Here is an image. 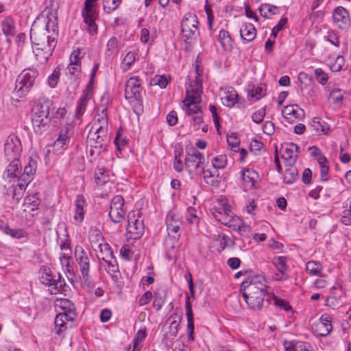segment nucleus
Here are the masks:
<instances>
[{"mask_svg":"<svg viewBox=\"0 0 351 351\" xmlns=\"http://www.w3.org/2000/svg\"><path fill=\"white\" fill-rule=\"evenodd\" d=\"M240 35L243 40L250 42L255 38L256 29L252 24L244 23L240 29Z\"/></svg>","mask_w":351,"mask_h":351,"instance_id":"bb28decb","label":"nucleus"},{"mask_svg":"<svg viewBox=\"0 0 351 351\" xmlns=\"http://www.w3.org/2000/svg\"><path fill=\"white\" fill-rule=\"evenodd\" d=\"M332 329L330 317L327 314L321 316L319 321L315 325V330L319 336H326Z\"/></svg>","mask_w":351,"mask_h":351,"instance_id":"aec40b11","label":"nucleus"},{"mask_svg":"<svg viewBox=\"0 0 351 351\" xmlns=\"http://www.w3.org/2000/svg\"><path fill=\"white\" fill-rule=\"evenodd\" d=\"M74 255L84 284L90 286L91 285V279L89 275L90 263L88 252L81 245H77L75 248Z\"/></svg>","mask_w":351,"mask_h":351,"instance_id":"423d86ee","label":"nucleus"},{"mask_svg":"<svg viewBox=\"0 0 351 351\" xmlns=\"http://www.w3.org/2000/svg\"><path fill=\"white\" fill-rule=\"evenodd\" d=\"M141 91L142 87L139 77L137 76L130 77L125 86V98L127 99H134L137 101H141L142 99Z\"/></svg>","mask_w":351,"mask_h":351,"instance_id":"2eb2a0df","label":"nucleus"},{"mask_svg":"<svg viewBox=\"0 0 351 351\" xmlns=\"http://www.w3.org/2000/svg\"><path fill=\"white\" fill-rule=\"evenodd\" d=\"M265 108H262L260 110L256 111L252 116V121L256 123H261L265 116Z\"/></svg>","mask_w":351,"mask_h":351,"instance_id":"69168bd1","label":"nucleus"},{"mask_svg":"<svg viewBox=\"0 0 351 351\" xmlns=\"http://www.w3.org/2000/svg\"><path fill=\"white\" fill-rule=\"evenodd\" d=\"M107 111V108L105 107L101 110V112L95 115L89 133L102 134V136H104V134L108 135Z\"/></svg>","mask_w":351,"mask_h":351,"instance_id":"4468645a","label":"nucleus"},{"mask_svg":"<svg viewBox=\"0 0 351 351\" xmlns=\"http://www.w3.org/2000/svg\"><path fill=\"white\" fill-rule=\"evenodd\" d=\"M217 240L219 241L222 250H224L226 247L232 246L234 245V242L230 239V238L223 233L218 232Z\"/></svg>","mask_w":351,"mask_h":351,"instance_id":"6e6d98bb","label":"nucleus"},{"mask_svg":"<svg viewBox=\"0 0 351 351\" xmlns=\"http://www.w3.org/2000/svg\"><path fill=\"white\" fill-rule=\"evenodd\" d=\"M58 34L57 23L48 20L45 27L33 25L30 30V39L33 52L40 63H45L57 45Z\"/></svg>","mask_w":351,"mask_h":351,"instance_id":"f257e3e1","label":"nucleus"},{"mask_svg":"<svg viewBox=\"0 0 351 351\" xmlns=\"http://www.w3.org/2000/svg\"><path fill=\"white\" fill-rule=\"evenodd\" d=\"M180 318L176 313L172 314L168 319L169 323V336L176 337L178 331V326L180 325Z\"/></svg>","mask_w":351,"mask_h":351,"instance_id":"c9c22d12","label":"nucleus"},{"mask_svg":"<svg viewBox=\"0 0 351 351\" xmlns=\"http://www.w3.org/2000/svg\"><path fill=\"white\" fill-rule=\"evenodd\" d=\"M167 293L165 291H161L155 293L153 306L156 311H159L164 304L166 300Z\"/></svg>","mask_w":351,"mask_h":351,"instance_id":"37998d69","label":"nucleus"},{"mask_svg":"<svg viewBox=\"0 0 351 351\" xmlns=\"http://www.w3.org/2000/svg\"><path fill=\"white\" fill-rule=\"evenodd\" d=\"M197 210L195 208L190 206L187 209L186 221L190 224H197L199 222V217L197 216Z\"/></svg>","mask_w":351,"mask_h":351,"instance_id":"864d4df0","label":"nucleus"},{"mask_svg":"<svg viewBox=\"0 0 351 351\" xmlns=\"http://www.w3.org/2000/svg\"><path fill=\"white\" fill-rule=\"evenodd\" d=\"M219 40L225 51H230L232 49V40L227 30L221 29L219 32Z\"/></svg>","mask_w":351,"mask_h":351,"instance_id":"2f4dec72","label":"nucleus"},{"mask_svg":"<svg viewBox=\"0 0 351 351\" xmlns=\"http://www.w3.org/2000/svg\"><path fill=\"white\" fill-rule=\"evenodd\" d=\"M257 178L258 173L255 171L250 169L243 171L241 173V179L244 190L247 191L252 189Z\"/></svg>","mask_w":351,"mask_h":351,"instance_id":"412c9836","label":"nucleus"},{"mask_svg":"<svg viewBox=\"0 0 351 351\" xmlns=\"http://www.w3.org/2000/svg\"><path fill=\"white\" fill-rule=\"evenodd\" d=\"M141 218L139 211H132L128 213L126 230L134 239H139L144 232V224Z\"/></svg>","mask_w":351,"mask_h":351,"instance_id":"9d476101","label":"nucleus"},{"mask_svg":"<svg viewBox=\"0 0 351 351\" xmlns=\"http://www.w3.org/2000/svg\"><path fill=\"white\" fill-rule=\"evenodd\" d=\"M22 152V145L19 138L10 134L6 139L4 145V152L8 160L18 159Z\"/></svg>","mask_w":351,"mask_h":351,"instance_id":"f8f14e48","label":"nucleus"},{"mask_svg":"<svg viewBox=\"0 0 351 351\" xmlns=\"http://www.w3.org/2000/svg\"><path fill=\"white\" fill-rule=\"evenodd\" d=\"M146 337V330H139L137 331L134 339L133 351H138L141 348V343Z\"/></svg>","mask_w":351,"mask_h":351,"instance_id":"8fccbe9b","label":"nucleus"},{"mask_svg":"<svg viewBox=\"0 0 351 351\" xmlns=\"http://www.w3.org/2000/svg\"><path fill=\"white\" fill-rule=\"evenodd\" d=\"M267 285L262 276H254L246 278L241 285V292L248 306L256 311L262 308Z\"/></svg>","mask_w":351,"mask_h":351,"instance_id":"7ed1b4c3","label":"nucleus"},{"mask_svg":"<svg viewBox=\"0 0 351 351\" xmlns=\"http://www.w3.org/2000/svg\"><path fill=\"white\" fill-rule=\"evenodd\" d=\"M311 128L317 134H326L328 130L327 125L322 122L318 118H314L311 122Z\"/></svg>","mask_w":351,"mask_h":351,"instance_id":"f704fd0d","label":"nucleus"},{"mask_svg":"<svg viewBox=\"0 0 351 351\" xmlns=\"http://www.w3.org/2000/svg\"><path fill=\"white\" fill-rule=\"evenodd\" d=\"M99 247L102 254L101 259L104 262H110V260L114 258V255L110 246L106 243H99Z\"/></svg>","mask_w":351,"mask_h":351,"instance_id":"58836bf2","label":"nucleus"},{"mask_svg":"<svg viewBox=\"0 0 351 351\" xmlns=\"http://www.w3.org/2000/svg\"><path fill=\"white\" fill-rule=\"evenodd\" d=\"M125 213L126 210L124 207H123L119 210H117V212L109 213V217L112 221L114 223H121L123 221Z\"/></svg>","mask_w":351,"mask_h":351,"instance_id":"4d7b16f0","label":"nucleus"},{"mask_svg":"<svg viewBox=\"0 0 351 351\" xmlns=\"http://www.w3.org/2000/svg\"><path fill=\"white\" fill-rule=\"evenodd\" d=\"M119 40L116 37H112L109 39L106 45V56L111 58L114 54L118 52Z\"/></svg>","mask_w":351,"mask_h":351,"instance_id":"4c0bfd02","label":"nucleus"},{"mask_svg":"<svg viewBox=\"0 0 351 351\" xmlns=\"http://www.w3.org/2000/svg\"><path fill=\"white\" fill-rule=\"evenodd\" d=\"M88 93H84V94L81 96L80 99L77 101L76 111H75V117L77 119H80L84 114L86 111L87 103L88 101Z\"/></svg>","mask_w":351,"mask_h":351,"instance_id":"473e14b6","label":"nucleus"},{"mask_svg":"<svg viewBox=\"0 0 351 351\" xmlns=\"http://www.w3.org/2000/svg\"><path fill=\"white\" fill-rule=\"evenodd\" d=\"M341 222L346 226L351 224V201L349 209H346L342 213Z\"/></svg>","mask_w":351,"mask_h":351,"instance_id":"774afa93","label":"nucleus"},{"mask_svg":"<svg viewBox=\"0 0 351 351\" xmlns=\"http://www.w3.org/2000/svg\"><path fill=\"white\" fill-rule=\"evenodd\" d=\"M97 0H85L84 7L82 10V16L87 26V31L90 35L97 33V25L95 23L98 18V12L95 8L94 3Z\"/></svg>","mask_w":351,"mask_h":351,"instance_id":"0eeeda50","label":"nucleus"},{"mask_svg":"<svg viewBox=\"0 0 351 351\" xmlns=\"http://www.w3.org/2000/svg\"><path fill=\"white\" fill-rule=\"evenodd\" d=\"M56 306H59L64 311L69 313H73L75 310L74 304L72 303L69 300L66 298H61L56 300Z\"/></svg>","mask_w":351,"mask_h":351,"instance_id":"49530a36","label":"nucleus"},{"mask_svg":"<svg viewBox=\"0 0 351 351\" xmlns=\"http://www.w3.org/2000/svg\"><path fill=\"white\" fill-rule=\"evenodd\" d=\"M73 134V127L71 124H66L59 132L58 138L53 143V150L57 153H62L66 149L71 143V138Z\"/></svg>","mask_w":351,"mask_h":351,"instance_id":"9b49d317","label":"nucleus"},{"mask_svg":"<svg viewBox=\"0 0 351 351\" xmlns=\"http://www.w3.org/2000/svg\"><path fill=\"white\" fill-rule=\"evenodd\" d=\"M306 270L311 276H319L322 270V266L319 262L308 261L306 265Z\"/></svg>","mask_w":351,"mask_h":351,"instance_id":"a19ab883","label":"nucleus"},{"mask_svg":"<svg viewBox=\"0 0 351 351\" xmlns=\"http://www.w3.org/2000/svg\"><path fill=\"white\" fill-rule=\"evenodd\" d=\"M204 161V155L197 150H193L191 154L188 153L185 158V165L190 173L200 167Z\"/></svg>","mask_w":351,"mask_h":351,"instance_id":"f3484780","label":"nucleus"},{"mask_svg":"<svg viewBox=\"0 0 351 351\" xmlns=\"http://www.w3.org/2000/svg\"><path fill=\"white\" fill-rule=\"evenodd\" d=\"M199 21L195 14L188 12L183 16L181 23V38L188 44L194 43L199 35Z\"/></svg>","mask_w":351,"mask_h":351,"instance_id":"20e7f679","label":"nucleus"},{"mask_svg":"<svg viewBox=\"0 0 351 351\" xmlns=\"http://www.w3.org/2000/svg\"><path fill=\"white\" fill-rule=\"evenodd\" d=\"M10 163L4 171L3 176L8 179H14L18 177L21 172V166L18 159H10Z\"/></svg>","mask_w":351,"mask_h":351,"instance_id":"393cba45","label":"nucleus"},{"mask_svg":"<svg viewBox=\"0 0 351 351\" xmlns=\"http://www.w3.org/2000/svg\"><path fill=\"white\" fill-rule=\"evenodd\" d=\"M289 166L285 171L284 176V182L287 184L294 183L298 179V173L297 169L293 165H289Z\"/></svg>","mask_w":351,"mask_h":351,"instance_id":"72a5a7b5","label":"nucleus"},{"mask_svg":"<svg viewBox=\"0 0 351 351\" xmlns=\"http://www.w3.org/2000/svg\"><path fill=\"white\" fill-rule=\"evenodd\" d=\"M114 144L118 150H122L128 144V140L122 137L120 132H118L114 139Z\"/></svg>","mask_w":351,"mask_h":351,"instance_id":"0e129e2a","label":"nucleus"},{"mask_svg":"<svg viewBox=\"0 0 351 351\" xmlns=\"http://www.w3.org/2000/svg\"><path fill=\"white\" fill-rule=\"evenodd\" d=\"M88 239L91 243H98V245L99 243H102L101 242H104V237L102 236L100 231L96 229L90 231Z\"/></svg>","mask_w":351,"mask_h":351,"instance_id":"13d9d810","label":"nucleus"},{"mask_svg":"<svg viewBox=\"0 0 351 351\" xmlns=\"http://www.w3.org/2000/svg\"><path fill=\"white\" fill-rule=\"evenodd\" d=\"M39 279L41 283L52 286L55 282V278L52 274L51 269L48 266H43L39 271Z\"/></svg>","mask_w":351,"mask_h":351,"instance_id":"c85d7f7f","label":"nucleus"},{"mask_svg":"<svg viewBox=\"0 0 351 351\" xmlns=\"http://www.w3.org/2000/svg\"><path fill=\"white\" fill-rule=\"evenodd\" d=\"M37 168V162L36 160L29 158V162L24 167L23 173L21 175L26 178V181L31 182L34 176Z\"/></svg>","mask_w":351,"mask_h":351,"instance_id":"7c9ffc66","label":"nucleus"},{"mask_svg":"<svg viewBox=\"0 0 351 351\" xmlns=\"http://www.w3.org/2000/svg\"><path fill=\"white\" fill-rule=\"evenodd\" d=\"M167 230L168 235L178 240L182 232V221L178 215L170 212L166 217Z\"/></svg>","mask_w":351,"mask_h":351,"instance_id":"ddd939ff","label":"nucleus"},{"mask_svg":"<svg viewBox=\"0 0 351 351\" xmlns=\"http://www.w3.org/2000/svg\"><path fill=\"white\" fill-rule=\"evenodd\" d=\"M282 116L287 120L292 117L298 120H301L304 117V111L299 108L298 105H289L282 110Z\"/></svg>","mask_w":351,"mask_h":351,"instance_id":"4be33fe9","label":"nucleus"},{"mask_svg":"<svg viewBox=\"0 0 351 351\" xmlns=\"http://www.w3.org/2000/svg\"><path fill=\"white\" fill-rule=\"evenodd\" d=\"M186 311L187 317V330H188V341H193L195 338L193 336L194 333V322H193V314L192 311L191 305L189 300L186 302Z\"/></svg>","mask_w":351,"mask_h":351,"instance_id":"a878e982","label":"nucleus"},{"mask_svg":"<svg viewBox=\"0 0 351 351\" xmlns=\"http://www.w3.org/2000/svg\"><path fill=\"white\" fill-rule=\"evenodd\" d=\"M212 213L218 221L230 228L236 227L240 223L239 217L233 215L229 206L215 208Z\"/></svg>","mask_w":351,"mask_h":351,"instance_id":"1a4fd4ad","label":"nucleus"},{"mask_svg":"<svg viewBox=\"0 0 351 351\" xmlns=\"http://www.w3.org/2000/svg\"><path fill=\"white\" fill-rule=\"evenodd\" d=\"M83 56L84 54H82L81 50L79 48L74 50L70 55V63L77 66H81V60L83 58Z\"/></svg>","mask_w":351,"mask_h":351,"instance_id":"603ef678","label":"nucleus"},{"mask_svg":"<svg viewBox=\"0 0 351 351\" xmlns=\"http://www.w3.org/2000/svg\"><path fill=\"white\" fill-rule=\"evenodd\" d=\"M199 102L195 99H189L187 97L183 101V106L186 113L192 117L193 126L195 128V130H198L203 122V113L198 105Z\"/></svg>","mask_w":351,"mask_h":351,"instance_id":"6e6552de","label":"nucleus"},{"mask_svg":"<svg viewBox=\"0 0 351 351\" xmlns=\"http://www.w3.org/2000/svg\"><path fill=\"white\" fill-rule=\"evenodd\" d=\"M108 171L103 167H98L95 170V179L98 185H104L108 181Z\"/></svg>","mask_w":351,"mask_h":351,"instance_id":"e433bc0d","label":"nucleus"},{"mask_svg":"<svg viewBox=\"0 0 351 351\" xmlns=\"http://www.w3.org/2000/svg\"><path fill=\"white\" fill-rule=\"evenodd\" d=\"M332 18L339 28H343V25H348L349 22L348 12L343 7H338L334 10Z\"/></svg>","mask_w":351,"mask_h":351,"instance_id":"5701e85b","label":"nucleus"},{"mask_svg":"<svg viewBox=\"0 0 351 351\" xmlns=\"http://www.w3.org/2000/svg\"><path fill=\"white\" fill-rule=\"evenodd\" d=\"M75 214L73 216L74 223L80 224L84 218V208L86 206L85 197L82 195H78L75 200Z\"/></svg>","mask_w":351,"mask_h":351,"instance_id":"a211bd4d","label":"nucleus"},{"mask_svg":"<svg viewBox=\"0 0 351 351\" xmlns=\"http://www.w3.org/2000/svg\"><path fill=\"white\" fill-rule=\"evenodd\" d=\"M65 315H57L55 321V330L56 333L58 335H60V333L64 331L67 328V322L64 319Z\"/></svg>","mask_w":351,"mask_h":351,"instance_id":"79ce46f5","label":"nucleus"},{"mask_svg":"<svg viewBox=\"0 0 351 351\" xmlns=\"http://www.w3.org/2000/svg\"><path fill=\"white\" fill-rule=\"evenodd\" d=\"M1 29L3 34L7 37V41L10 43V37L14 36L16 34V27L13 19L6 17L1 22Z\"/></svg>","mask_w":351,"mask_h":351,"instance_id":"cd10ccee","label":"nucleus"},{"mask_svg":"<svg viewBox=\"0 0 351 351\" xmlns=\"http://www.w3.org/2000/svg\"><path fill=\"white\" fill-rule=\"evenodd\" d=\"M54 109L53 104L48 99L42 98L38 99L33 110L32 115V123L34 131L37 134H42L47 131L52 121L55 124L57 123L56 119L60 120L66 114L65 108H59L55 113L51 115V110Z\"/></svg>","mask_w":351,"mask_h":351,"instance_id":"f03ea898","label":"nucleus"},{"mask_svg":"<svg viewBox=\"0 0 351 351\" xmlns=\"http://www.w3.org/2000/svg\"><path fill=\"white\" fill-rule=\"evenodd\" d=\"M247 92L250 99L259 100L265 95L266 89L261 86L249 84L247 87Z\"/></svg>","mask_w":351,"mask_h":351,"instance_id":"c756f323","label":"nucleus"},{"mask_svg":"<svg viewBox=\"0 0 351 351\" xmlns=\"http://www.w3.org/2000/svg\"><path fill=\"white\" fill-rule=\"evenodd\" d=\"M300 147L293 143H287L284 147L282 157L287 161L289 165H294L298 158Z\"/></svg>","mask_w":351,"mask_h":351,"instance_id":"6ab92c4d","label":"nucleus"},{"mask_svg":"<svg viewBox=\"0 0 351 351\" xmlns=\"http://www.w3.org/2000/svg\"><path fill=\"white\" fill-rule=\"evenodd\" d=\"M38 75V71L35 69H24L16 78L14 93L19 97L27 94L34 84Z\"/></svg>","mask_w":351,"mask_h":351,"instance_id":"39448f33","label":"nucleus"},{"mask_svg":"<svg viewBox=\"0 0 351 351\" xmlns=\"http://www.w3.org/2000/svg\"><path fill=\"white\" fill-rule=\"evenodd\" d=\"M212 165L215 169H223L227 165V157L226 155H219L213 158Z\"/></svg>","mask_w":351,"mask_h":351,"instance_id":"09e8293b","label":"nucleus"},{"mask_svg":"<svg viewBox=\"0 0 351 351\" xmlns=\"http://www.w3.org/2000/svg\"><path fill=\"white\" fill-rule=\"evenodd\" d=\"M195 84L194 88H192L190 90L189 88H186V97L189 99H195L197 101H200V95L202 93V80L201 76L197 71V75L195 77Z\"/></svg>","mask_w":351,"mask_h":351,"instance_id":"b1692460","label":"nucleus"},{"mask_svg":"<svg viewBox=\"0 0 351 351\" xmlns=\"http://www.w3.org/2000/svg\"><path fill=\"white\" fill-rule=\"evenodd\" d=\"M343 94L341 89H334L330 94V97L332 100L334 104H339L341 102L343 98Z\"/></svg>","mask_w":351,"mask_h":351,"instance_id":"680f3d73","label":"nucleus"},{"mask_svg":"<svg viewBox=\"0 0 351 351\" xmlns=\"http://www.w3.org/2000/svg\"><path fill=\"white\" fill-rule=\"evenodd\" d=\"M136 60V53L133 51H130L127 53L125 56L124 57L122 63L121 67L124 71H126L130 68L132 64Z\"/></svg>","mask_w":351,"mask_h":351,"instance_id":"de8ad7c7","label":"nucleus"},{"mask_svg":"<svg viewBox=\"0 0 351 351\" xmlns=\"http://www.w3.org/2000/svg\"><path fill=\"white\" fill-rule=\"evenodd\" d=\"M121 2V0H104V10L107 13H110L119 6Z\"/></svg>","mask_w":351,"mask_h":351,"instance_id":"5fc2aeb1","label":"nucleus"},{"mask_svg":"<svg viewBox=\"0 0 351 351\" xmlns=\"http://www.w3.org/2000/svg\"><path fill=\"white\" fill-rule=\"evenodd\" d=\"M316 80L322 84L324 85L328 80V75L320 68H317L314 71Z\"/></svg>","mask_w":351,"mask_h":351,"instance_id":"bf43d9fd","label":"nucleus"},{"mask_svg":"<svg viewBox=\"0 0 351 351\" xmlns=\"http://www.w3.org/2000/svg\"><path fill=\"white\" fill-rule=\"evenodd\" d=\"M59 77L60 72L55 69L48 77V84L51 88H55L57 86Z\"/></svg>","mask_w":351,"mask_h":351,"instance_id":"338daca9","label":"nucleus"},{"mask_svg":"<svg viewBox=\"0 0 351 351\" xmlns=\"http://www.w3.org/2000/svg\"><path fill=\"white\" fill-rule=\"evenodd\" d=\"M221 99L224 106L231 108L238 101L239 95L235 90H232L227 95L222 97Z\"/></svg>","mask_w":351,"mask_h":351,"instance_id":"ea45409f","label":"nucleus"},{"mask_svg":"<svg viewBox=\"0 0 351 351\" xmlns=\"http://www.w3.org/2000/svg\"><path fill=\"white\" fill-rule=\"evenodd\" d=\"M168 83H169V80L167 79V76H165V75H156L151 80L152 85H158L161 88H166Z\"/></svg>","mask_w":351,"mask_h":351,"instance_id":"3c124183","label":"nucleus"},{"mask_svg":"<svg viewBox=\"0 0 351 351\" xmlns=\"http://www.w3.org/2000/svg\"><path fill=\"white\" fill-rule=\"evenodd\" d=\"M124 199L122 196H114L111 200L109 213H113L117 212V210H119L121 208L124 207Z\"/></svg>","mask_w":351,"mask_h":351,"instance_id":"a18cd8bd","label":"nucleus"},{"mask_svg":"<svg viewBox=\"0 0 351 351\" xmlns=\"http://www.w3.org/2000/svg\"><path fill=\"white\" fill-rule=\"evenodd\" d=\"M25 203L29 204L32 206L31 210H34L35 209H37L38 206H39L40 201L38 197V194H33L31 195H29L25 198Z\"/></svg>","mask_w":351,"mask_h":351,"instance_id":"052dcab7","label":"nucleus"},{"mask_svg":"<svg viewBox=\"0 0 351 351\" xmlns=\"http://www.w3.org/2000/svg\"><path fill=\"white\" fill-rule=\"evenodd\" d=\"M286 256H278L273 261V263L278 271L283 274H287L288 266L287 265Z\"/></svg>","mask_w":351,"mask_h":351,"instance_id":"c03bdc74","label":"nucleus"},{"mask_svg":"<svg viewBox=\"0 0 351 351\" xmlns=\"http://www.w3.org/2000/svg\"><path fill=\"white\" fill-rule=\"evenodd\" d=\"M274 300L276 306L285 310V311H289L292 309V307L290 306L289 303L285 300L280 299L276 296H274Z\"/></svg>","mask_w":351,"mask_h":351,"instance_id":"e2e57ef3","label":"nucleus"},{"mask_svg":"<svg viewBox=\"0 0 351 351\" xmlns=\"http://www.w3.org/2000/svg\"><path fill=\"white\" fill-rule=\"evenodd\" d=\"M110 138L108 135L88 133L87 143L90 147H93L96 152V156H99L102 152L107 150V145Z\"/></svg>","mask_w":351,"mask_h":351,"instance_id":"dca6fc26","label":"nucleus"}]
</instances>
